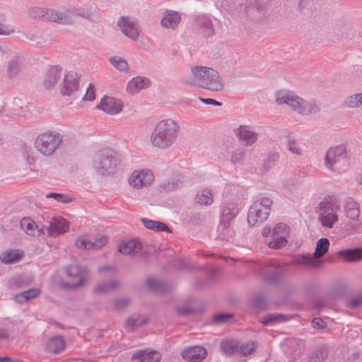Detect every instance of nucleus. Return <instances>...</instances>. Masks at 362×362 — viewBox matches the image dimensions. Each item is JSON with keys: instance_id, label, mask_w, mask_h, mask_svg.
<instances>
[{"instance_id": "1", "label": "nucleus", "mask_w": 362, "mask_h": 362, "mask_svg": "<svg viewBox=\"0 0 362 362\" xmlns=\"http://www.w3.org/2000/svg\"><path fill=\"white\" fill-rule=\"evenodd\" d=\"M179 133L180 125L177 121L172 119H162L155 125L150 141L153 146L165 149L174 144Z\"/></svg>"}, {"instance_id": "2", "label": "nucleus", "mask_w": 362, "mask_h": 362, "mask_svg": "<svg viewBox=\"0 0 362 362\" xmlns=\"http://www.w3.org/2000/svg\"><path fill=\"white\" fill-rule=\"evenodd\" d=\"M192 84L211 92H220L224 89V83L216 69L203 66L191 67Z\"/></svg>"}, {"instance_id": "3", "label": "nucleus", "mask_w": 362, "mask_h": 362, "mask_svg": "<svg viewBox=\"0 0 362 362\" xmlns=\"http://www.w3.org/2000/svg\"><path fill=\"white\" fill-rule=\"evenodd\" d=\"M276 101L279 105H287L303 115L316 114L320 110V104L315 100H305L291 91H278L276 93Z\"/></svg>"}, {"instance_id": "4", "label": "nucleus", "mask_w": 362, "mask_h": 362, "mask_svg": "<svg viewBox=\"0 0 362 362\" xmlns=\"http://www.w3.org/2000/svg\"><path fill=\"white\" fill-rule=\"evenodd\" d=\"M118 162L117 153L110 148L98 151L93 158V166L96 173L102 176L113 174Z\"/></svg>"}, {"instance_id": "5", "label": "nucleus", "mask_w": 362, "mask_h": 362, "mask_svg": "<svg viewBox=\"0 0 362 362\" xmlns=\"http://www.w3.org/2000/svg\"><path fill=\"white\" fill-rule=\"evenodd\" d=\"M329 241L326 238H322L317 240L315 251L312 256L310 254L302 255L295 258L298 264L311 266L315 269H320L324 263L322 259H315L314 257L319 258L324 256L328 251Z\"/></svg>"}, {"instance_id": "6", "label": "nucleus", "mask_w": 362, "mask_h": 362, "mask_svg": "<svg viewBox=\"0 0 362 362\" xmlns=\"http://www.w3.org/2000/svg\"><path fill=\"white\" fill-rule=\"evenodd\" d=\"M273 202L268 197L257 200L250 206L247 213V222L250 226L264 221L271 212Z\"/></svg>"}, {"instance_id": "7", "label": "nucleus", "mask_w": 362, "mask_h": 362, "mask_svg": "<svg viewBox=\"0 0 362 362\" xmlns=\"http://www.w3.org/2000/svg\"><path fill=\"white\" fill-rule=\"evenodd\" d=\"M325 164L332 171L344 170L348 166L346 147L340 145L330 148L326 154Z\"/></svg>"}, {"instance_id": "8", "label": "nucleus", "mask_w": 362, "mask_h": 362, "mask_svg": "<svg viewBox=\"0 0 362 362\" xmlns=\"http://www.w3.org/2000/svg\"><path fill=\"white\" fill-rule=\"evenodd\" d=\"M62 141V136L57 132H47L40 134L35 140V147L45 156H51Z\"/></svg>"}, {"instance_id": "9", "label": "nucleus", "mask_w": 362, "mask_h": 362, "mask_svg": "<svg viewBox=\"0 0 362 362\" xmlns=\"http://www.w3.org/2000/svg\"><path fill=\"white\" fill-rule=\"evenodd\" d=\"M28 16L32 18H39L60 24H66L71 22V18L69 15L63 14L62 11L47 8L33 7L28 11Z\"/></svg>"}, {"instance_id": "10", "label": "nucleus", "mask_w": 362, "mask_h": 362, "mask_svg": "<svg viewBox=\"0 0 362 362\" xmlns=\"http://www.w3.org/2000/svg\"><path fill=\"white\" fill-rule=\"evenodd\" d=\"M284 277V271L279 262L269 261L262 268V278L271 285L280 284Z\"/></svg>"}, {"instance_id": "11", "label": "nucleus", "mask_w": 362, "mask_h": 362, "mask_svg": "<svg viewBox=\"0 0 362 362\" xmlns=\"http://www.w3.org/2000/svg\"><path fill=\"white\" fill-rule=\"evenodd\" d=\"M80 75L75 71H69L66 74L60 86L62 95L74 97L80 87Z\"/></svg>"}, {"instance_id": "12", "label": "nucleus", "mask_w": 362, "mask_h": 362, "mask_svg": "<svg viewBox=\"0 0 362 362\" xmlns=\"http://www.w3.org/2000/svg\"><path fill=\"white\" fill-rule=\"evenodd\" d=\"M87 274V269L79 265H70L66 268V275L68 277L73 279L74 281L67 282L65 286L67 288H78L82 285L84 277Z\"/></svg>"}, {"instance_id": "13", "label": "nucleus", "mask_w": 362, "mask_h": 362, "mask_svg": "<svg viewBox=\"0 0 362 362\" xmlns=\"http://www.w3.org/2000/svg\"><path fill=\"white\" fill-rule=\"evenodd\" d=\"M98 109L102 110L109 115H117L120 112L123 107V103L119 99L105 95L97 105Z\"/></svg>"}, {"instance_id": "14", "label": "nucleus", "mask_w": 362, "mask_h": 362, "mask_svg": "<svg viewBox=\"0 0 362 362\" xmlns=\"http://www.w3.org/2000/svg\"><path fill=\"white\" fill-rule=\"evenodd\" d=\"M194 28L204 37L214 34V28L210 18L206 15H199L193 20Z\"/></svg>"}, {"instance_id": "15", "label": "nucleus", "mask_w": 362, "mask_h": 362, "mask_svg": "<svg viewBox=\"0 0 362 362\" xmlns=\"http://www.w3.org/2000/svg\"><path fill=\"white\" fill-rule=\"evenodd\" d=\"M117 25L124 35L131 38L132 40H138L139 35L138 25L129 18L124 16L120 17L118 20Z\"/></svg>"}, {"instance_id": "16", "label": "nucleus", "mask_w": 362, "mask_h": 362, "mask_svg": "<svg viewBox=\"0 0 362 362\" xmlns=\"http://www.w3.org/2000/svg\"><path fill=\"white\" fill-rule=\"evenodd\" d=\"M153 180V174L150 170L135 171L129 178V184L139 189L150 185Z\"/></svg>"}, {"instance_id": "17", "label": "nucleus", "mask_w": 362, "mask_h": 362, "mask_svg": "<svg viewBox=\"0 0 362 362\" xmlns=\"http://www.w3.org/2000/svg\"><path fill=\"white\" fill-rule=\"evenodd\" d=\"M240 208L238 205H233L229 204L223 208L221 216L220 224L218 226L219 230H225L229 228L230 221L238 215Z\"/></svg>"}, {"instance_id": "18", "label": "nucleus", "mask_w": 362, "mask_h": 362, "mask_svg": "<svg viewBox=\"0 0 362 362\" xmlns=\"http://www.w3.org/2000/svg\"><path fill=\"white\" fill-rule=\"evenodd\" d=\"M236 136L245 146H252L257 140V134L252 127L241 125L236 129Z\"/></svg>"}, {"instance_id": "19", "label": "nucleus", "mask_w": 362, "mask_h": 362, "mask_svg": "<svg viewBox=\"0 0 362 362\" xmlns=\"http://www.w3.org/2000/svg\"><path fill=\"white\" fill-rule=\"evenodd\" d=\"M344 208L347 217L354 221L351 226L354 229L358 228L360 226L358 221L356 220L360 215L359 204L353 198L348 197L346 200Z\"/></svg>"}, {"instance_id": "20", "label": "nucleus", "mask_w": 362, "mask_h": 362, "mask_svg": "<svg viewBox=\"0 0 362 362\" xmlns=\"http://www.w3.org/2000/svg\"><path fill=\"white\" fill-rule=\"evenodd\" d=\"M206 356V349L200 346H194L187 348L182 353L183 358L190 362H199L205 358Z\"/></svg>"}, {"instance_id": "21", "label": "nucleus", "mask_w": 362, "mask_h": 362, "mask_svg": "<svg viewBox=\"0 0 362 362\" xmlns=\"http://www.w3.org/2000/svg\"><path fill=\"white\" fill-rule=\"evenodd\" d=\"M62 68L59 65L51 66L47 71L43 81L46 89H52L62 75Z\"/></svg>"}, {"instance_id": "22", "label": "nucleus", "mask_w": 362, "mask_h": 362, "mask_svg": "<svg viewBox=\"0 0 362 362\" xmlns=\"http://www.w3.org/2000/svg\"><path fill=\"white\" fill-rule=\"evenodd\" d=\"M69 229L68 222L62 217H54L50 221L48 233L50 236L57 237Z\"/></svg>"}, {"instance_id": "23", "label": "nucleus", "mask_w": 362, "mask_h": 362, "mask_svg": "<svg viewBox=\"0 0 362 362\" xmlns=\"http://www.w3.org/2000/svg\"><path fill=\"white\" fill-rule=\"evenodd\" d=\"M181 21L180 14L175 11H166L161 19V25L165 28L175 29Z\"/></svg>"}, {"instance_id": "24", "label": "nucleus", "mask_w": 362, "mask_h": 362, "mask_svg": "<svg viewBox=\"0 0 362 362\" xmlns=\"http://www.w3.org/2000/svg\"><path fill=\"white\" fill-rule=\"evenodd\" d=\"M151 82L148 78L136 76L132 78L127 85V90L131 93H138L142 89L148 88Z\"/></svg>"}, {"instance_id": "25", "label": "nucleus", "mask_w": 362, "mask_h": 362, "mask_svg": "<svg viewBox=\"0 0 362 362\" xmlns=\"http://www.w3.org/2000/svg\"><path fill=\"white\" fill-rule=\"evenodd\" d=\"M160 355L156 351H136L132 357V360L136 362H159Z\"/></svg>"}, {"instance_id": "26", "label": "nucleus", "mask_w": 362, "mask_h": 362, "mask_svg": "<svg viewBox=\"0 0 362 362\" xmlns=\"http://www.w3.org/2000/svg\"><path fill=\"white\" fill-rule=\"evenodd\" d=\"M65 348V341L62 336H55L48 339L45 346L46 352L57 354Z\"/></svg>"}, {"instance_id": "27", "label": "nucleus", "mask_w": 362, "mask_h": 362, "mask_svg": "<svg viewBox=\"0 0 362 362\" xmlns=\"http://www.w3.org/2000/svg\"><path fill=\"white\" fill-rule=\"evenodd\" d=\"M62 13L70 16L71 22L68 24H71L74 23L73 16H78L86 18H90L93 14V7L91 6L71 7L67 9L66 12H62Z\"/></svg>"}, {"instance_id": "28", "label": "nucleus", "mask_w": 362, "mask_h": 362, "mask_svg": "<svg viewBox=\"0 0 362 362\" xmlns=\"http://www.w3.org/2000/svg\"><path fill=\"white\" fill-rule=\"evenodd\" d=\"M338 254L347 262H357L362 259V248L359 247L340 250Z\"/></svg>"}, {"instance_id": "29", "label": "nucleus", "mask_w": 362, "mask_h": 362, "mask_svg": "<svg viewBox=\"0 0 362 362\" xmlns=\"http://www.w3.org/2000/svg\"><path fill=\"white\" fill-rule=\"evenodd\" d=\"M286 317L283 314L268 313L261 318L259 322L264 326H274L280 322L286 321Z\"/></svg>"}, {"instance_id": "30", "label": "nucleus", "mask_w": 362, "mask_h": 362, "mask_svg": "<svg viewBox=\"0 0 362 362\" xmlns=\"http://www.w3.org/2000/svg\"><path fill=\"white\" fill-rule=\"evenodd\" d=\"M141 250V244L137 240H131L122 244L119 247V252L125 255L138 253Z\"/></svg>"}, {"instance_id": "31", "label": "nucleus", "mask_w": 362, "mask_h": 362, "mask_svg": "<svg viewBox=\"0 0 362 362\" xmlns=\"http://www.w3.org/2000/svg\"><path fill=\"white\" fill-rule=\"evenodd\" d=\"M141 221L143 223L144 226L148 229L155 231H165L168 233H172L169 227L163 222L151 220L146 218H142Z\"/></svg>"}, {"instance_id": "32", "label": "nucleus", "mask_w": 362, "mask_h": 362, "mask_svg": "<svg viewBox=\"0 0 362 362\" xmlns=\"http://www.w3.org/2000/svg\"><path fill=\"white\" fill-rule=\"evenodd\" d=\"M119 282L117 280L103 281L98 283L94 288L95 293H105L116 289Z\"/></svg>"}, {"instance_id": "33", "label": "nucleus", "mask_w": 362, "mask_h": 362, "mask_svg": "<svg viewBox=\"0 0 362 362\" xmlns=\"http://www.w3.org/2000/svg\"><path fill=\"white\" fill-rule=\"evenodd\" d=\"M22 256L23 255L16 250L6 251L0 255V260L4 264H13L18 262Z\"/></svg>"}, {"instance_id": "34", "label": "nucleus", "mask_w": 362, "mask_h": 362, "mask_svg": "<svg viewBox=\"0 0 362 362\" xmlns=\"http://www.w3.org/2000/svg\"><path fill=\"white\" fill-rule=\"evenodd\" d=\"M319 219L324 227L331 228L338 220V216L335 212H322L320 213Z\"/></svg>"}, {"instance_id": "35", "label": "nucleus", "mask_w": 362, "mask_h": 362, "mask_svg": "<svg viewBox=\"0 0 362 362\" xmlns=\"http://www.w3.org/2000/svg\"><path fill=\"white\" fill-rule=\"evenodd\" d=\"M239 342L237 340L229 339L223 341L221 349L226 354H233L238 352Z\"/></svg>"}, {"instance_id": "36", "label": "nucleus", "mask_w": 362, "mask_h": 362, "mask_svg": "<svg viewBox=\"0 0 362 362\" xmlns=\"http://www.w3.org/2000/svg\"><path fill=\"white\" fill-rule=\"evenodd\" d=\"M182 186V182L176 178H170L163 181L160 187L165 192H171L180 189Z\"/></svg>"}, {"instance_id": "37", "label": "nucleus", "mask_w": 362, "mask_h": 362, "mask_svg": "<svg viewBox=\"0 0 362 362\" xmlns=\"http://www.w3.org/2000/svg\"><path fill=\"white\" fill-rule=\"evenodd\" d=\"M196 201L201 205H210L213 202L211 191L204 189L198 192L196 197Z\"/></svg>"}, {"instance_id": "38", "label": "nucleus", "mask_w": 362, "mask_h": 362, "mask_svg": "<svg viewBox=\"0 0 362 362\" xmlns=\"http://www.w3.org/2000/svg\"><path fill=\"white\" fill-rule=\"evenodd\" d=\"M21 228L29 235H35L37 226L30 218H23L20 223Z\"/></svg>"}, {"instance_id": "39", "label": "nucleus", "mask_w": 362, "mask_h": 362, "mask_svg": "<svg viewBox=\"0 0 362 362\" xmlns=\"http://www.w3.org/2000/svg\"><path fill=\"white\" fill-rule=\"evenodd\" d=\"M132 303L130 298L127 296L119 297L112 300L114 310L121 311L127 308Z\"/></svg>"}, {"instance_id": "40", "label": "nucleus", "mask_w": 362, "mask_h": 362, "mask_svg": "<svg viewBox=\"0 0 362 362\" xmlns=\"http://www.w3.org/2000/svg\"><path fill=\"white\" fill-rule=\"evenodd\" d=\"M327 356V349L325 346H320L310 356L309 362H322Z\"/></svg>"}, {"instance_id": "41", "label": "nucleus", "mask_w": 362, "mask_h": 362, "mask_svg": "<svg viewBox=\"0 0 362 362\" xmlns=\"http://www.w3.org/2000/svg\"><path fill=\"white\" fill-rule=\"evenodd\" d=\"M362 104V93H357L347 97L344 100V105L347 107L355 108Z\"/></svg>"}, {"instance_id": "42", "label": "nucleus", "mask_w": 362, "mask_h": 362, "mask_svg": "<svg viewBox=\"0 0 362 362\" xmlns=\"http://www.w3.org/2000/svg\"><path fill=\"white\" fill-rule=\"evenodd\" d=\"M110 62L117 70L124 71L127 70L128 63L122 57L114 56L110 58Z\"/></svg>"}, {"instance_id": "43", "label": "nucleus", "mask_w": 362, "mask_h": 362, "mask_svg": "<svg viewBox=\"0 0 362 362\" xmlns=\"http://www.w3.org/2000/svg\"><path fill=\"white\" fill-rule=\"evenodd\" d=\"M173 266L178 270L189 271L194 268V264L189 260L177 259L173 261Z\"/></svg>"}, {"instance_id": "44", "label": "nucleus", "mask_w": 362, "mask_h": 362, "mask_svg": "<svg viewBox=\"0 0 362 362\" xmlns=\"http://www.w3.org/2000/svg\"><path fill=\"white\" fill-rule=\"evenodd\" d=\"M287 240L282 235L273 236V239L267 243V245L271 248H281L286 245Z\"/></svg>"}, {"instance_id": "45", "label": "nucleus", "mask_w": 362, "mask_h": 362, "mask_svg": "<svg viewBox=\"0 0 362 362\" xmlns=\"http://www.w3.org/2000/svg\"><path fill=\"white\" fill-rule=\"evenodd\" d=\"M362 305V291L351 296L346 303V307L356 309Z\"/></svg>"}, {"instance_id": "46", "label": "nucleus", "mask_w": 362, "mask_h": 362, "mask_svg": "<svg viewBox=\"0 0 362 362\" xmlns=\"http://www.w3.org/2000/svg\"><path fill=\"white\" fill-rule=\"evenodd\" d=\"M286 138L288 151L293 154L300 155L301 148L298 145L296 139L291 136H288Z\"/></svg>"}, {"instance_id": "47", "label": "nucleus", "mask_w": 362, "mask_h": 362, "mask_svg": "<svg viewBox=\"0 0 362 362\" xmlns=\"http://www.w3.org/2000/svg\"><path fill=\"white\" fill-rule=\"evenodd\" d=\"M146 284L148 287L153 291H163L165 288L163 282L157 281L152 277H149L146 280Z\"/></svg>"}, {"instance_id": "48", "label": "nucleus", "mask_w": 362, "mask_h": 362, "mask_svg": "<svg viewBox=\"0 0 362 362\" xmlns=\"http://www.w3.org/2000/svg\"><path fill=\"white\" fill-rule=\"evenodd\" d=\"M279 158V153L277 152H270L264 160V168L268 170L272 168Z\"/></svg>"}, {"instance_id": "49", "label": "nucleus", "mask_w": 362, "mask_h": 362, "mask_svg": "<svg viewBox=\"0 0 362 362\" xmlns=\"http://www.w3.org/2000/svg\"><path fill=\"white\" fill-rule=\"evenodd\" d=\"M255 350V344L252 341H248L238 346V352L243 356L250 354Z\"/></svg>"}, {"instance_id": "50", "label": "nucleus", "mask_w": 362, "mask_h": 362, "mask_svg": "<svg viewBox=\"0 0 362 362\" xmlns=\"http://www.w3.org/2000/svg\"><path fill=\"white\" fill-rule=\"evenodd\" d=\"M148 320V317H144L143 320L139 321V322H136V320H134V317H129L127 320L125 322V328L132 330L133 328L136 327H141L145 325Z\"/></svg>"}, {"instance_id": "51", "label": "nucleus", "mask_w": 362, "mask_h": 362, "mask_svg": "<svg viewBox=\"0 0 362 362\" xmlns=\"http://www.w3.org/2000/svg\"><path fill=\"white\" fill-rule=\"evenodd\" d=\"M5 15L0 12V35H9L14 32V28L5 24Z\"/></svg>"}, {"instance_id": "52", "label": "nucleus", "mask_w": 362, "mask_h": 362, "mask_svg": "<svg viewBox=\"0 0 362 362\" xmlns=\"http://www.w3.org/2000/svg\"><path fill=\"white\" fill-rule=\"evenodd\" d=\"M47 198H54L57 202L67 204L71 202V198L67 195H64L63 194L57 193V192H50L46 195Z\"/></svg>"}, {"instance_id": "53", "label": "nucleus", "mask_w": 362, "mask_h": 362, "mask_svg": "<svg viewBox=\"0 0 362 362\" xmlns=\"http://www.w3.org/2000/svg\"><path fill=\"white\" fill-rule=\"evenodd\" d=\"M244 150L242 148H236L233 151L230 156V160L233 163H240L244 158Z\"/></svg>"}, {"instance_id": "54", "label": "nucleus", "mask_w": 362, "mask_h": 362, "mask_svg": "<svg viewBox=\"0 0 362 362\" xmlns=\"http://www.w3.org/2000/svg\"><path fill=\"white\" fill-rule=\"evenodd\" d=\"M267 298L262 295L257 296L253 299V305L258 309H267Z\"/></svg>"}, {"instance_id": "55", "label": "nucleus", "mask_w": 362, "mask_h": 362, "mask_svg": "<svg viewBox=\"0 0 362 362\" xmlns=\"http://www.w3.org/2000/svg\"><path fill=\"white\" fill-rule=\"evenodd\" d=\"M76 245L79 248H84L87 250L93 249L92 241H90L83 237H80L76 240Z\"/></svg>"}, {"instance_id": "56", "label": "nucleus", "mask_w": 362, "mask_h": 362, "mask_svg": "<svg viewBox=\"0 0 362 362\" xmlns=\"http://www.w3.org/2000/svg\"><path fill=\"white\" fill-rule=\"evenodd\" d=\"M95 98V88L93 83H90L86 94L83 96V100L93 101Z\"/></svg>"}, {"instance_id": "57", "label": "nucleus", "mask_w": 362, "mask_h": 362, "mask_svg": "<svg viewBox=\"0 0 362 362\" xmlns=\"http://www.w3.org/2000/svg\"><path fill=\"white\" fill-rule=\"evenodd\" d=\"M233 317V315L229 313H218L214 317V322L217 324L224 323L228 322Z\"/></svg>"}, {"instance_id": "58", "label": "nucleus", "mask_w": 362, "mask_h": 362, "mask_svg": "<svg viewBox=\"0 0 362 362\" xmlns=\"http://www.w3.org/2000/svg\"><path fill=\"white\" fill-rule=\"evenodd\" d=\"M18 70V62L15 59L11 60L8 63V72L11 77L16 76Z\"/></svg>"}, {"instance_id": "59", "label": "nucleus", "mask_w": 362, "mask_h": 362, "mask_svg": "<svg viewBox=\"0 0 362 362\" xmlns=\"http://www.w3.org/2000/svg\"><path fill=\"white\" fill-rule=\"evenodd\" d=\"M320 213L334 212V205L330 202H322L320 203Z\"/></svg>"}, {"instance_id": "60", "label": "nucleus", "mask_w": 362, "mask_h": 362, "mask_svg": "<svg viewBox=\"0 0 362 362\" xmlns=\"http://www.w3.org/2000/svg\"><path fill=\"white\" fill-rule=\"evenodd\" d=\"M40 294V290L37 288H31L23 292V295L25 296L26 300L28 301Z\"/></svg>"}, {"instance_id": "61", "label": "nucleus", "mask_w": 362, "mask_h": 362, "mask_svg": "<svg viewBox=\"0 0 362 362\" xmlns=\"http://www.w3.org/2000/svg\"><path fill=\"white\" fill-rule=\"evenodd\" d=\"M178 314L180 315L186 316L193 313V310L188 305H181L176 308Z\"/></svg>"}, {"instance_id": "62", "label": "nucleus", "mask_w": 362, "mask_h": 362, "mask_svg": "<svg viewBox=\"0 0 362 362\" xmlns=\"http://www.w3.org/2000/svg\"><path fill=\"white\" fill-rule=\"evenodd\" d=\"M107 243V238L101 236L99 238L95 239L94 242H92L93 249H98L105 245Z\"/></svg>"}, {"instance_id": "63", "label": "nucleus", "mask_w": 362, "mask_h": 362, "mask_svg": "<svg viewBox=\"0 0 362 362\" xmlns=\"http://www.w3.org/2000/svg\"><path fill=\"white\" fill-rule=\"evenodd\" d=\"M287 226L286 224L280 223H278L272 230V235H278L280 233L286 231Z\"/></svg>"}, {"instance_id": "64", "label": "nucleus", "mask_w": 362, "mask_h": 362, "mask_svg": "<svg viewBox=\"0 0 362 362\" xmlns=\"http://www.w3.org/2000/svg\"><path fill=\"white\" fill-rule=\"evenodd\" d=\"M326 325V322L320 318L316 317L313 320V326L315 329H323Z\"/></svg>"}]
</instances>
